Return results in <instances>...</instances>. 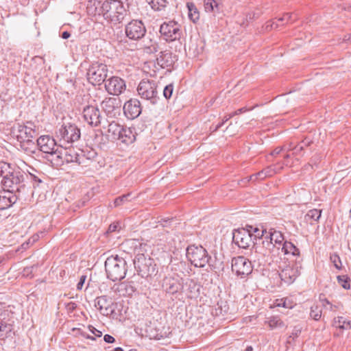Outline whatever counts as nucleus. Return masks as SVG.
<instances>
[{"label": "nucleus", "instance_id": "1", "mask_svg": "<svg viewBox=\"0 0 351 351\" xmlns=\"http://www.w3.org/2000/svg\"><path fill=\"white\" fill-rule=\"evenodd\" d=\"M134 268L142 278H153L158 272L155 261L143 253H137L133 260Z\"/></svg>", "mask_w": 351, "mask_h": 351}, {"label": "nucleus", "instance_id": "2", "mask_svg": "<svg viewBox=\"0 0 351 351\" xmlns=\"http://www.w3.org/2000/svg\"><path fill=\"white\" fill-rule=\"evenodd\" d=\"M128 267L126 261L118 255L111 256L105 261V270L108 278L112 281L121 280L126 275Z\"/></svg>", "mask_w": 351, "mask_h": 351}, {"label": "nucleus", "instance_id": "3", "mask_svg": "<svg viewBox=\"0 0 351 351\" xmlns=\"http://www.w3.org/2000/svg\"><path fill=\"white\" fill-rule=\"evenodd\" d=\"M27 175L19 167L13 166L10 173L1 183L5 188L20 193L25 189V179Z\"/></svg>", "mask_w": 351, "mask_h": 351}, {"label": "nucleus", "instance_id": "4", "mask_svg": "<svg viewBox=\"0 0 351 351\" xmlns=\"http://www.w3.org/2000/svg\"><path fill=\"white\" fill-rule=\"evenodd\" d=\"M188 260L196 267H204L206 265L213 267L211 256L202 245H189L186 250Z\"/></svg>", "mask_w": 351, "mask_h": 351}, {"label": "nucleus", "instance_id": "5", "mask_svg": "<svg viewBox=\"0 0 351 351\" xmlns=\"http://www.w3.org/2000/svg\"><path fill=\"white\" fill-rule=\"evenodd\" d=\"M101 8L104 15L110 19V22H121L127 14L121 0H108L103 3Z\"/></svg>", "mask_w": 351, "mask_h": 351}, {"label": "nucleus", "instance_id": "6", "mask_svg": "<svg viewBox=\"0 0 351 351\" xmlns=\"http://www.w3.org/2000/svg\"><path fill=\"white\" fill-rule=\"evenodd\" d=\"M137 92L138 95L143 99L150 101L152 104H156L159 99L158 93L157 82L153 80H142L138 87Z\"/></svg>", "mask_w": 351, "mask_h": 351}, {"label": "nucleus", "instance_id": "7", "mask_svg": "<svg viewBox=\"0 0 351 351\" xmlns=\"http://www.w3.org/2000/svg\"><path fill=\"white\" fill-rule=\"evenodd\" d=\"M11 134L17 141H21L27 138H36L38 132L34 123L27 121L23 123H14L11 128Z\"/></svg>", "mask_w": 351, "mask_h": 351}, {"label": "nucleus", "instance_id": "8", "mask_svg": "<svg viewBox=\"0 0 351 351\" xmlns=\"http://www.w3.org/2000/svg\"><path fill=\"white\" fill-rule=\"evenodd\" d=\"M108 71L107 65L95 62L90 66L88 70L87 79L94 86L100 85L107 77Z\"/></svg>", "mask_w": 351, "mask_h": 351}, {"label": "nucleus", "instance_id": "9", "mask_svg": "<svg viewBox=\"0 0 351 351\" xmlns=\"http://www.w3.org/2000/svg\"><path fill=\"white\" fill-rule=\"evenodd\" d=\"M57 136L66 143L77 141L81 136L80 128L70 123L62 125L56 132Z\"/></svg>", "mask_w": 351, "mask_h": 351}, {"label": "nucleus", "instance_id": "10", "mask_svg": "<svg viewBox=\"0 0 351 351\" xmlns=\"http://www.w3.org/2000/svg\"><path fill=\"white\" fill-rule=\"evenodd\" d=\"M162 288L167 293H177L184 289L183 279L176 274L165 276L162 281Z\"/></svg>", "mask_w": 351, "mask_h": 351}, {"label": "nucleus", "instance_id": "11", "mask_svg": "<svg viewBox=\"0 0 351 351\" xmlns=\"http://www.w3.org/2000/svg\"><path fill=\"white\" fill-rule=\"evenodd\" d=\"M232 270L237 276L245 278L252 271L251 261L244 256H237L232 259Z\"/></svg>", "mask_w": 351, "mask_h": 351}, {"label": "nucleus", "instance_id": "12", "mask_svg": "<svg viewBox=\"0 0 351 351\" xmlns=\"http://www.w3.org/2000/svg\"><path fill=\"white\" fill-rule=\"evenodd\" d=\"M232 241L240 248H248L253 243L252 230L244 228L234 230L232 233Z\"/></svg>", "mask_w": 351, "mask_h": 351}, {"label": "nucleus", "instance_id": "13", "mask_svg": "<svg viewBox=\"0 0 351 351\" xmlns=\"http://www.w3.org/2000/svg\"><path fill=\"white\" fill-rule=\"evenodd\" d=\"M121 100L116 97H106L101 103V107L107 117L114 118L120 114Z\"/></svg>", "mask_w": 351, "mask_h": 351}, {"label": "nucleus", "instance_id": "14", "mask_svg": "<svg viewBox=\"0 0 351 351\" xmlns=\"http://www.w3.org/2000/svg\"><path fill=\"white\" fill-rule=\"evenodd\" d=\"M83 118L89 125L97 127L101 123V114L97 106L87 105L83 108Z\"/></svg>", "mask_w": 351, "mask_h": 351}, {"label": "nucleus", "instance_id": "15", "mask_svg": "<svg viewBox=\"0 0 351 351\" xmlns=\"http://www.w3.org/2000/svg\"><path fill=\"white\" fill-rule=\"evenodd\" d=\"M160 32L169 42L180 39L182 34L178 23H162L160 26Z\"/></svg>", "mask_w": 351, "mask_h": 351}, {"label": "nucleus", "instance_id": "16", "mask_svg": "<svg viewBox=\"0 0 351 351\" xmlns=\"http://www.w3.org/2000/svg\"><path fill=\"white\" fill-rule=\"evenodd\" d=\"M105 88L110 95L118 96L125 90V82L119 77L112 76L106 82Z\"/></svg>", "mask_w": 351, "mask_h": 351}, {"label": "nucleus", "instance_id": "17", "mask_svg": "<svg viewBox=\"0 0 351 351\" xmlns=\"http://www.w3.org/2000/svg\"><path fill=\"white\" fill-rule=\"evenodd\" d=\"M113 305L112 299L107 295L99 296L95 300V306L104 316H108L114 313Z\"/></svg>", "mask_w": 351, "mask_h": 351}, {"label": "nucleus", "instance_id": "18", "mask_svg": "<svg viewBox=\"0 0 351 351\" xmlns=\"http://www.w3.org/2000/svg\"><path fill=\"white\" fill-rule=\"evenodd\" d=\"M123 112L129 119H134L139 117L142 112L141 102L137 99H130L123 106Z\"/></svg>", "mask_w": 351, "mask_h": 351}, {"label": "nucleus", "instance_id": "19", "mask_svg": "<svg viewBox=\"0 0 351 351\" xmlns=\"http://www.w3.org/2000/svg\"><path fill=\"white\" fill-rule=\"evenodd\" d=\"M177 60V56L173 55L172 52L169 50L160 51L159 56L156 58L158 65L167 70H171Z\"/></svg>", "mask_w": 351, "mask_h": 351}, {"label": "nucleus", "instance_id": "20", "mask_svg": "<svg viewBox=\"0 0 351 351\" xmlns=\"http://www.w3.org/2000/svg\"><path fill=\"white\" fill-rule=\"evenodd\" d=\"M64 157H63V165L64 163H76L80 165L84 162L85 155L83 154V151L78 153L73 148L63 149Z\"/></svg>", "mask_w": 351, "mask_h": 351}, {"label": "nucleus", "instance_id": "21", "mask_svg": "<svg viewBox=\"0 0 351 351\" xmlns=\"http://www.w3.org/2000/svg\"><path fill=\"white\" fill-rule=\"evenodd\" d=\"M146 29L144 23H128L125 26L127 36L132 40H138L145 34Z\"/></svg>", "mask_w": 351, "mask_h": 351}, {"label": "nucleus", "instance_id": "22", "mask_svg": "<svg viewBox=\"0 0 351 351\" xmlns=\"http://www.w3.org/2000/svg\"><path fill=\"white\" fill-rule=\"evenodd\" d=\"M37 145L40 151L48 155L57 147L56 141L48 135L41 136L36 139Z\"/></svg>", "mask_w": 351, "mask_h": 351}, {"label": "nucleus", "instance_id": "23", "mask_svg": "<svg viewBox=\"0 0 351 351\" xmlns=\"http://www.w3.org/2000/svg\"><path fill=\"white\" fill-rule=\"evenodd\" d=\"M3 314H1V317ZM14 321L11 319H6L5 317H0V339L5 340L7 338L12 337L14 332Z\"/></svg>", "mask_w": 351, "mask_h": 351}, {"label": "nucleus", "instance_id": "24", "mask_svg": "<svg viewBox=\"0 0 351 351\" xmlns=\"http://www.w3.org/2000/svg\"><path fill=\"white\" fill-rule=\"evenodd\" d=\"M18 195L10 189L0 192V210L10 208L18 199Z\"/></svg>", "mask_w": 351, "mask_h": 351}, {"label": "nucleus", "instance_id": "25", "mask_svg": "<svg viewBox=\"0 0 351 351\" xmlns=\"http://www.w3.org/2000/svg\"><path fill=\"white\" fill-rule=\"evenodd\" d=\"M64 152L62 148L56 147L45 158L51 165L56 168H59L63 165Z\"/></svg>", "mask_w": 351, "mask_h": 351}, {"label": "nucleus", "instance_id": "26", "mask_svg": "<svg viewBox=\"0 0 351 351\" xmlns=\"http://www.w3.org/2000/svg\"><path fill=\"white\" fill-rule=\"evenodd\" d=\"M299 274V271L297 267L287 266L279 273V276L285 283L291 284Z\"/></svg>", "mask_w": 351, "mask_h": 351}, {"label": "nucleus", "instance_id": "27", "mask_svg": "<svg viewBox=\"0 0 351 351\" xmlns=\"http://www.w3.org/2000/svg\"><path fill=\"white\" fill-rule=\"evenodd\" d=\"M229 310L230 308L228 302L224 300H220L217 302L212 313L217 317H221V319H228L231 318V317H229Z\"/></svg>", "mask_w": 351, "mask_h": 351}, {"label": "nucleus", "instance_id": "28", "mask_svg": "<svg viewBox=\"0 0 351 351\" xmlns=\"http://www.w3.org/2000/svg\"><path fill=\"white\" fill-rule=\"evenodd\" d=\"M35 139L36 138H27L21 141H18L21 149L29 156L35 154L38 149L37 142Z\"/></svg>", "mask_w": 351, "mask_h": 351}, {"label": "nucleus", "instance_id": "29", "mask_svg": "<svg viewBox=\"0 0 351 351\" xmlns=\"http://www.w3.org/2000/svg\"><path fill=\"white\" fill-rule=\"evenodd\" d=\"M135 139V134L133 132L132 129L130 128L123 127L117 140L120 141L125 145H130L132 143Z\"/></svg>", "mask_w": 351, "mask_h": 351}, {"label": "nucleus", "instance_id": "30", "mask_svg": "<svg viewBox=\"0 0 351 351\" xmlns=\"http://www.w3.org/2000/svg\"><path fill=\"white\" fill-rule=\"evenodd\" d=\"M185 291L189 298H196L199 295L200 286L193 279H186Z\"/></svg>", "mask_w": 351, "mask_h": 351}, {"label": "nucleus", "instance_id": "31", "mask_svg": "<svg viewBox=\"0 0 351 351\" xmlns=\"http://www.w3.org/2000/svg\"><path fill=\"white\" fill-rule=\"evenodd\" d=\"M262 245L263 248H265V256H270V258L275 256V254L280 249V247H276V244L268 239L267 235L265 237V240L263 241Z\"/></svg>", "mask_w": 351, "mask_h": 351}, {"label": "nucleus", "instance_id": "32", "mask_svg": "<svg viewBox=\"0 0 351 351\" xmlns=\"http://www.w3.org/2000/svg\"><path fill=\"white\" fill-rule=\"evenodd\" d=\"M108 136L111 137L112 140H117L119 134H120L121 131L122 130V128L123 126L119 125L118 123H117L114 121H108Z\"/></svg>", "mask_w": 351, "mask_h": 351}, {"label": "nucleus", "instance_id": "33", "mask_svg": "<svg viewBox=\"0 0 351 351\" xmlns=\"http://www.w3.org/2000/svg\"><path fill=\"white\" fill-rule=\"evenodd\" d=\"M281 250L285 254H290L293 256H298L300 255V250L289 241H285Z\"/></svg>", "mask_w": 351, "mask_h": 351}, {"label": "nucleus", "instance_id": "34", "mask_svg": "<svg viewBox=\"0 0 351 351\" xmlns=\"http://www.w3.org/2000/svg\"><path fill=\"white\" fill-rule=\"evenodd\" d=\"M267 237L269 241L274 242L275 244H278L280 246L282 245L285 242L283 234L280 232L274 229H271L269 236Z\"/></svg>", "mask_w": 351, "mask_h": 351}, {"label": "nucleus", "instance_id": "35", "mask_svg": "<svg viewBox=\"0 0 351 351\" xmlns=\"http://www.w3.org/2000/svg\"><path fill=\"white\" fill-rule=\"evenodd\" d=\"M333 325L340 329L348 330L351 328V321L340 316L334 319Z\"/></svg>", "mask_w": 351, "mask_h": 351}, {"label": "nucleus", "instance_id": "36", "mask_svg": "<svg viewBox=\"0 0 351 351\" xmlns=\"http://www.w3.org/2000/svg\"><path fill=\"white\" fill-rule=\"evenodd\" d=\"M188 16L191 22H196L199 20V12L193 3H187Z\"/></svg>", "mask_w": 351, "mask_h": 351}, {"label": "nucleus", "instance_id": "37", "mask_svg": "<svg viewBox=\"0 0 351 351\" xmlns=\"http://www.w3.org/2000/svg\"><path fill=\"white\" fill-rule=\"evenodd\" d=\"M265 323L269 325V327L271 330L282 328L285 326L284 322L278 316H271L268 317Z\"/></svg>", "mask_w": 351, "mask_h": 351}, {"label": "nucleus", "instance_id": "38", "mask_svg": "<svg viewBox=\"0 0 351 351\" xmlns=\"http://www.w3.org/2000/svg\"><path fill=\"white\" fill-rule=\"evenodd\" d=\"M321 217V210L317 209H312L308 211L305 215L304 219L306 222L312 224L314 221H317Z\"/></svg>", "mask_w": 351, "mask_h": 351}, {"label": "nucleus", "instance_id": "39", "mask_svg": "<svg viewBox=\"0 0 351 351\" xmlns=\"http://www.w3.org/2000/svg\"><path fill=\"white\" fill-rule=\"evenodd\" d=\"M253 248L254 249L255 255L251 252L250 256V258L255 261L256 259L259 260L260 258H269V256H265V248H263L262 246H254L253 245Z\"/></svg>", "mask_w": 351, "mask_h": 351}, {"label": "nucleus", "instance_id": "40", "mask_svg": "<svg viewBox=\"0 0 351 351\" xmlns=\"http://www.w3.org/2000/svg\"><path fill=\"white\" fill-rule=\"evenodd\" d=\"M151 8L157 11L164 9L167 5V0H146Z\"/></svg>", "mask_w": 351, "mask_h": 351}, {"label": "nucleus", "instance_id": "41", "mask_svg": "<svg viewBox=\"0 0 351 351\" xmlns=\"http://www.w3.org/2000/svg\"><path fill=\"white\" fill-rule=\"evenodd\" d=\"M13 166L10 164L0 161V176L3 178V180H5L8 176V174L10 173L12 170Z\"/></svg>", "mask_w": 351, "mask_h": 351}, {"label": "nucleus", "instance_id": "42", "mask_svg": "<svg viewBox=\"0 0 351 351\" xmlns=\"http://www.w3.org/2000/svg\"><path fill=\"white\" fill-rule=\"evenodd\" d=\"M118 291L120 294L125 295L128 294L130 295L133 292H134L135 289L133 286L127 284V283H121L117 288Z\"/></svg>", "mask_w": 351, "mask_h": 351}, {"label": "nucleus", "instance_id": "43", "mask_svg": "<svg viewBox=\"0 0 351 351\" xmlns=\"http://www.w3.org/2000/svg\"><path fill=\"white\" fill-rule=\"evenodd\" d=\"M337 282L345 289L350 288V278L347 275L338 276Z\"/></svg>", "mask_w": 351, "mask_h": 351}, {"label": "nucleus", "instance_id": "44", "mask_svg": "<svg viewBox=\"0 0 351 351\" xmlns=\"http://www.w3.org/2000/svg\"><path fill=\"white\" fill-rule=\"evenodd\" d=\"M310 316L315 320H319L322 317V309L317 305H313L311 308Z\"/></svg>", "mask_w": 351, "mask_h": 351}, {"label": "nucleus", "instance_id": "45", "mask_svg": "<svg viewBox=\"0 0 351 351\" xmlns=\"http://www.w3.org/2000/svg\"><path fill=\"white\" fill-rule=\"evenodd\" d=\"M130 193H128L117 197L114 201V206L117 207L124 204L125 202H130Z\"/></svg>", "mask_w": 351, "mask_h": 351}, {"label": "nucleus", "instance_id": "46", "mask_svg": "<svg viewBox=\"0 0 351 351\" xmlns=\"http://www.w3.org/2000/svg\"><path fill=\"white\" fill-rule=\"evenodd\" d=\"M278 20L279 21H292L293 22H295L298 20L297 15L293 13H285L281 16L278 17Z\"/></svg>", "mask_w": 351, "mask_h": 351}, {"label": "nucleus", "instance_id": "47", "mask_svg": "<svg viewBox=\"0 0 351 351\" xmlns=\"http://www.w3.org/2000/svg\"><path fill=\"white\" fill-rule=\"evenodd\" d=\"M330 261L333 263L334 266L337 269H341L342 267L341 261L340 257L337 254H330Z\"/></svg>", "mask_w": 351, "mask_h": 351}, {"label": "nucleus", "instance_id": "48", "mask_svg": "<svg viewBox=\"0 0 351 351\" xmlns=\"http://www.w3.org/2000/svg\"><path fill=\"white\" fill-rule=\"evenodd\" d=\"M245 229H249L252 230V237L254 235L255 238L261 237L264 236V232H266V230H261L258 228H254L251 226H247Z\"/></svg>", "mask_w": 351, "mask_h": 351}, {"label": "nucleus", "instance_id": "49", "mask_svg": "<svg viewBox=\"0 0 351 351\" xmlns=\"http://www.w3.org/2000/svg\"><path fill=\"white\" fill-rule=\"evenodd\" d=\"M265 178V173L263 172V171H260L259 172L251 175L247 178V181L256 182L257 180H263Z\"/></svg>", "mask_w": 351, "mask_h": 351}, {"label": "nucleus", "instance_id": "50", "mask_svg": "<svg viewBox=\"0 0 351 351\" xmlns=\"http://www.w3.org/2000/svg\"><path fill=\"white\" fill-rule=\"evenodd\" d=\"M173 92V85L172 84L167 85L163 89V96L166 99H169Z\"/></svg>", "mask_w": 351, "mask_h": 351}, {"label": "nucleus", "instance_id": "51", "mask_svg": "<svg viewBox=\"0 0 351 351\" xmlns=\"http://www.w3.org/2000/svg\"><path fill=\"white\" fill-rule=\"evenodd\" d=\"M214 5H217L215 0H204V8L206 12L213 11Z\"/></svg>", "mask_w": 351, "mask_h": 351}, {"label": "nucleus", "instance_id": "52", "mask_svg": "<svg viewBox=\"0 0 351 351\" xmlns=\"http://www.w3.org/2000/svg\"><path fill=\"white\" fill-rule=\"evenodd\" d=\"M121 228L120 222H114L109 226L106 233L109 234L114 232H119Z\"/></svg>", "mask_w": 351, "mask_h": 351}, {"label": "nucleus", "instance_id": "53", "mask_svg": "<svg viewBox=\"0 0 351 351\" xmlns=\"http://www.w3.org/2000/svg\"><path fill=\"white\" fill-rule=\"evenodd\" d=\"M275 305L276 306H282L287 308H292L291 304L289 302H287V299H281V300H277L275 302Z\"/></svg>", "mask_w": 351, "mask_h": 351}, {"label": "nucleus", "instance_id": "54", "mask_svg": "<svg viewBox=\"0 0 351 351\" xmlns=\"http://www.w3.org/2000/svg\"><path fill=\"white\" fill-rule=\"evenodd\" d=\"M158 50V45L154 43H152L150 46L145 47L144 51L147 53H154L157 52Z\"/></svg>", "mask_w": 351, "mask_h": 351}, {"label": "nucleus", "instance_id": "55", "mask_svg": "<svg viewBox=\"0 0 351 351\" xmlns=\"http://www.w3.org/2000/svg\"><path fill=\"white\" fill-rule=\"evenodd\" d=\"M36 268V265H32L30 267H26L23 269V274L27 277L32 278L33 277V271Z\"/></svg>", "mask_w": 351, "mask_h": 351}, {"label": "nucleus", "instance_id": "56", "mask_svg": "<svg viewBox=\"0 0 351 351\" xmlns=\"http://www.w3.org/2000/svg\"><path fill=\"white\" fill-rule=\"evenodd\" d=\"M100 2L98 0H88L87 8L93 10L94 7V11L97 10V6L99 5Z\"/></svg>", "mask_w": 351, "mask_h": 351}, {"label": "nucleus", "instance_id": "57", "mask_svg": "<svg viewBox=\"0 0 351 351\" xmlns=\"http://www.w3.org/2000/svg\"><path fill=\"white\" fill-rule=\"evenodd\" d=\"M300 333H301V329L300 328H298L297 327H295V328L293 329V332H291V334L289 337V339L292 338L294 340L295 339H296L297 337H299Z\"/></svg>", "mask_w": 351, "mask_h": 351}, {"label": "nucleus", "instance_id": "58", "mask_svg": "<svg viewBox=\"0 0 351 351\" xmlns=\"http://www.w3.org/2000/svg\"><path fill=\"white\" fill-rule=\"evenodd\" d=\"M291 149L293 150L294 154H299L303 150L302 147L300 146L299 143L297 145L294 146L293 147H292L291 145H290V146L288 147L287 150H291Z\"/></svg>", "mask_w": 351, "mask_h": 351}, {"label": "nucleus", "instance_id": "59", "mask_svg": "<svg viewBox=\"0 0 351 351\" xmlns=\"http://www.w3.org/2000/svg\"><path fill=\"white\" fill-rule=\"evenodd\" d=\"M265 173V178L271 176L275 172L271 167H267L262 170Z\"/></svg>", "mask_w": 351, "mask_h": 351}, {"label": "nucleus", "instance_id": "60", "mask_svg": "<svg viewBox=\"0 0 351 351\" xmlns=\"http://www.w3.org/2000/svg\"><path fill=\"white\" fill-rule=\"evenodd\" d=\"M86 279V276H84V275L81 276L80 280L77 284V290H81L82 289Z\"/></svg>", "mask_w": 351, "mask_h": 351}, {"label": "nucleus", "instance_id": "61", "mask_svg": "<svg viewBox=\"0 0 351 351\" xmlns=\"http://www.w3.org/2000/svg\"><path fill=\"white\" fill-rule=\"evenodd\" d=\"M247 110H248V109L246 108L245 107L239 108L237 110L234 111V112L230 114H229V118H232L234 116L240 114H241L243 112H246Z\"/></svg>", "mask_w": 351, "mask_h": 351}, {"label": "nucleus", "instance_id": "62", "mask_svg": "<svg viewBox=\"0 0 351 351\" xmlns=\"http://www.w3.org/2000/svg\"><path fill=\"white\" fill-rule=\"evenodd\" d=\"M312 143L313 142L311 140L306 138L304 140H302L299 144L300 146L302 147V149H304L305 147L310 146Z\"/></svg>", "mask_w": 351, "mask_h": 351}, {"label": "nucleus", "instance_id": "63", "mask_svg": "<svg viewBox=\"0 0 351 351\" xmlns=\"http://www.w3.org/2000/svg\"><path fill=\"white\" fill-rule=\"evenodd\" d=\"M104 340L105 342L108 343H112L115 341V339L108 334L104 335Z\"/></svg>", "mask_w": 351, "mask_h": 351}, {"label": "nucleus", "instance_id": "64", "mask_svg": "<svg viewBox=\"0 0 351 351\" xmlns=\"http://www.w3.org/2000/svg\"><path fill=\"white\" fill-rule=\"evenodd\" d=\"M285 149V147H276V149H274L271 153V155L272 156H278V154H280V153Z\"/></svg>", "mask_w": 351, "mask_h": 351}]
</instances>
